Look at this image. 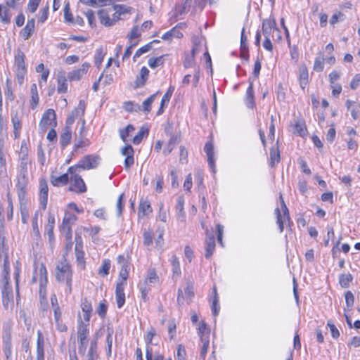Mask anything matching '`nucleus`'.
<instances>
[{"label": "nucleus", "mask_w": 360, "mask_h": 360, "mask_svg": "<svg viewBox=\"0 0 360 360\" xmlns=\"http://www.w3.org/2000/svg\"><path fill=\"white\" fill-rule=\"evenodd\" d=\"M56 278L58 282L66 285L65 293L70 295L72 291V270L65 256L56 265Z\"/></svg>", "instance_id": "1"}, {"label": "nucleus", "mask_w": 360, "mask_h": 360, "mask_svg": "<svg viewBox=\"0 0 360 360\" xmlns=\"http://www.w3.org/2000/svg\"><path fill=\"white\" fill-rule=\"evenodd\" d=\"M47 270L46 266L43 263L34 262V275L32 277V281L39 283V294L41 300L46 299V286L48 283L47 278Z\"/></svg>", "instance_id": "2"}, {"label": "nucleus", "mask_w": 360, "mask_h": 360, "mask_svg": "<svg viewBox=\"0 0 360 360\" xmlns=\"http://www.w3.org/2000/svg\"><path fill=\"white\" fill-rule=\"evenodd\" d=\"M101 159V158L98 155H87L82 158L77 165L70 167L68 168V172L73 174L77 172L78 168H81L84 170L95 169L100 164Z\"/></svg>", "instance_id": "3"}, {"label": "nucleus", "mask_w": 360, "mask_h": 360, "mask_svg": "<svg viewBox=\"0 0 360 360\" xmlns=\"http://www.w3.org/2000/svg\"><path fill=\"white\" fill-rule=\"evenodd\" d=\"M25 55L20 49H17L14 55V65L15 68L16 77L20 84L24 81L25 76L27 73V66L25 65Z\"/></svg>", "instance_id": "4"}, {"label": "nucleus", "mask_w": 360, "mask_h": 360, "mask_svg": "<svg viewBox=\"0 0 360 360\" xmlns=\"http://www.w3.org/2000/svg\"><path fill=\"white\" fill-rule=\"evenodd\" d=\"M89 330L88 325L84 324L82 321L79 322L77 330V336L79 340L78 350L79 353L84 356L86 353V350L88 345V336Z\"/></svg>", "instance_id": "5"}, {"label": "nucleus", "mask_w": 360, "mask_h": 360, "mask_svg": "<svg viewBox=\"0 0 360 360\" xmlns=\"http://www.w3.org/2000/svg\"><path fill=\"white\" fill-rule=\"evenodd\" d=\"M280 198L281 200V210L278 207L276 208L275 214L276 215V223L278 226L279 231L282 233L284 229V224L290 221V216L288 209L282 196H281Z\"/></svg>", "instance_id": "6"}, {"label": "nucleus", "mask_w": 360, "mask_h": 360, "mask_svg": "<svg viewBox=\"0 0 360 360\" xmlns=\"http://www.w3.org/2000/svg\"><path fill=\"white\" fill-rule=\"evenodd\" d=\"M77 219V217L75 214L71 213L69 210L65 211L61 225V231L65 234L66 238H72V226Z\"/></svg>", "instance_id": "7"}, {"label": "nucleus", "mask_w": 360, "mask_h": 360, "mask_svg": "<svg viewBox=\"0 0 360 360\" xmlns=\"http://www.w3.org/2000/svg\"><path fill=\"white\" fill-rule=\"evenodd\" d=\"M56 115L53 109L46 110L41 117V120L39 122V127L42 131H45L49 127H56Z\"/></svg>", "instance_id": "8"}, {"label": "nucleus", "mask_w": 360, "mask_h": 360, "mask_svg": "<svg viewBox=\"0 0 360 360\" xmlns=\"http://www.w3.org/2000/svg\"><path fill=\"white\" fill-rule=\"evenodd\" d=\"M75 252L78 266L82 269H84L86 262L83 250V241L82 237L79 235L75 236Z\"/></svg>", "instance_id": "9"}, {"label": "nucleus", "mask_w": 360, "mask_h": 360, "mask_svg": "<svg viewBox=\"0 0 360 360\" xmlns=\"http://www.w3.org/2000/svg\"><path fill=\"white\" fill-rule=\"evenodd\" d=\"M278 32L276 22L274 19H264L262 22V34L265 39L274 40V34Z\"/></svg>", "instance_id": "10"}, {"label": "nucleus", "mask_w": 360, "mask_h": 360, "mask_svg": "<svg viewBox=\"0 0 360 360\" xmlns=\"http://www.w3.org/2000/svg\"><path fill=\"white\" fill-rule=\"evenodd\" d=\"M8 276L4 278L5 283L1 289L2 303L4 307L8 308L13 302V294L11 285L8 283Z\"/></svg>", "instance_id": "11"}, {"label": "nucleus", "mask_w": 360, "mask_h": 360, "mask_svg": "<svg viewBox=\"0 0 360 360\" xmlns=\"http://www.w3.org/2000/svg\"><path fill=\"white\" fill-rule=\"evenodd\" d=\"M90 68V64L88 62H84L82 65L72 70L68 73V79L69 81H79L87 73Z\"/></svg>", "instance_id": "12"}, {"label": "nucleus", "mask_w": 360, "mask_h": 360, "mask_svg": "<svg viewBox=\"0 0 360 360\" xmlns=\"http://www.w3.org/2000/svg\"><path fill=\"white\" fill-rule=\"evenodd\" d=\"M72 181V184L70 186V190L74 191L77 193H84L86 191V186L85 185L84 181H83L81 176L77 174V172L71 174L70 179Z\"/></svg>", "instance_id": "13"}, {"label": "nucleus", "mask_w": 360, "mask_h": 360, "mask_svg": "<svg viewBox=\"0 0 360 360\" xmlns=\"http://www.w3.org/2000/svg\"><path fill=\"white\" fill-rule=\"evenodd\" d=\"M156 335L155 329L153 327H150V329L147 331L144 340L146 342V360H152V357L153 356V349L151 347L152 341L153 338Z\"/></svg>", "instance_id": "14"}, {"label": "nucleus", "mask_w": 360, "mask_h": 360, "mask_svg": "<svg viewBox=\"0 0 360 360\" xmlns=\"http://www.w3.org/2000/svg\"><path fill=\"white\" fill-rule=\"evenodd\" d=\"M28 152H29V148H28L27 143L25 140H22L21 142L20 150L19 153L20 164H19L18 168L22 169V167H23V169L24 168L27 169Z\"/></svg>", "instance_id": "15"}, {"label": "nucleus", "mask_w": 360, "mask_h": 360, "mask_svg": "<svg viewBox=\"0 0 360 360\" xmlns=\"http://www.w3.org/2000/svg\"><path fill=\"white\" fill-rule=\"evenodd\" d=\"M121 153L126 157L124 160V167L126 169H128L134 163V149L131 145L127 144L121 150Z\"/></svg>", "instance_id": "16"}, {"label": "nucleus", "mask_w": 360, "mask_h": 360, "mask_svg": "<svg viewBox=\"0 0 360 360\" xmlns=\"http://www.w3.org/2000/svg\"><path fill=\"white\" fill-rule=\"evenodd\" d=\"M49 188L45 179L39 181V202L43 210L46 208L48 202Z\"/></svg>", "instance_id": "17"}, {"label": "nucleus", "mask_w": 360, "mask_h": 360, "mask_svg": "<svg viewBox=\"0 0 360 360\" xmlns=\"http://www.w3.org/2000/svg\"><path fill=\"white\" fill-rule=\"evenodd\" d=\"M113 12L112 8H103L98 11L100 22L105 27L112 26L110 14Z\"/></svg>", "instance_id": "18"}, {"label": "nucleus", "mask_w": 360, "mask_h": 360, "mask_svg": "<svg viewBox=\"0 0 360 360\" xmlns=\"http://www.w3.org/2000/svg\"><path fill=\"white\" fill-rule=\"evenodd\" d=\"M205 153L207 156L208 165L213 173L216 172V165L214 159V147L211 142H207L204 147Z\"/></svg>", "instance_id": "19"}, {"label": "nucleus", "mask_w": 360, "mask_h": 360, "mask_svg": "<svg viewBox=\"0 0 360 360\" xmlns=\"http://www.w3.org/2000/svg\"><path fill=\"white\" fill-rule=\"evenodd\" d=\"M84 127H82L79 131L80 136L75 141L73 146V153H77L80 148H86L90 144V141L84 136L83 134Z\"/></svg>", "instance_id": "20"}, {"label": "nucleus", "mask_w": 360, "mask_h": 360, "mask_svg": "<svg viewBox=\"0 0 360 360\" xmlns=\"http://www.w3.org/2000/svg\"><path fill=\"white\" fill-rule=\"evenodd\" d=\"M174 91V86H170L167 92L163 95L160 102V106L157 112L158 116L161 115L164 112L165 108L167 106Z\"/></svg>", "instance_id": "21"}, {"label": "nucleus", "mask_w": 360, "mask_h": 360, "mask_svg": "<svg viewBox=\"0 0 360 360\" xmlns=\"http://www.w3.org/2000/svg\"><path fill=\"white\" fill-rule=\"evenodd\" d=\"M28 184V172L27 168H18L16 188H26Z\"/></svg>", "instance_id": "22"}, {"label": "nucleus", "mask_w": 360, "mask_h": 360, "mask_svg": "<svg viewBox=\"0 0 360 360\" xmlns=\"http://www.w3.org/2000/svg\"><path fill=\"white\" fill-rule=\"evenodd\" d=\"M215 249V239L212 233H207L205 240V257L209 259L212 255Z\"/></svg>", "instance_id": "23"}, {"label": "nucleus", "mask_w": 360, "mask_h": 360, "mask_svg": "<svg viewBox=\"0 0 360 360\" xmlns=\"http://www.w3.org/2000/svg\"><path fill=\"white\" fill-rule=\"evenodd\" d=\"M37 360H45L44 340L40 331L37 333Z\"/></svg>", "instance_id": "24"}, {"label": "nucleus", "mask_w": 360, "mask_h": 360, "mask_svg": "<svg viewBox=\"0 0 360 360\" xmlns=\"http://www.w3.org/2000/svg\"><path fill=\"white\" fill-rule=\"evenodd\" d=\"M298 79L300 86L304 90L309 82L308 70L304 65H302L299 68Z\"/></svg>", "instance_id": "25"}, {"label": "nucleus", "mask_w": 360, "mask_h": 360, "mask_svg": "<svg viewBox=\"0 0 360 360\" xmlns=\"http://www.w3.org/2000/svg\"><path fill=\"white\" fill-rule=\"evenodd\" d=\"M0 262H3L4 274L5 278H6L9 276V262L8 248L6 247L0 248Z\"/></svg>", "instance_id": "26"}, {"label": "nucleus", "mask_w": 360, "mask_h": 360, "mask_svg": "<svg viewBox=\"0 0 360 360\" xmlns=\"http://www.w3.org/2000/svg\"><path fill=\"white\" fill-rule=\"evenodd\" d=\"M72 139V130L70 127L65 126L63 129L62 134L60 136V143L62 149H64L70 143Z\"/></svg>", "instance_id": "27"}, {"label": "nucleus", "mask_w": 360, "mask_h": 360, "mask_svg": "<svg viewBox=\"0 0 360 360\" xmlns=\"http://www.w3.org/2000/svg\"><path fill=\"white\" fill-rule=\"evenodd\" d=\"M81 309L84 313V320L86 322H89L93 311L91 302L86 298L83 299L81 302Z\"/></svg>", "instance_id": "28"}, {"label": "nucleus", "mask_w": 360, "mask_h": 360, "mask_svg": "<svg viewBox=\"0 0 360 360\" xmlns=\"http://www.w3.org/2000/svg\"><path fill=\"white\" fill-rule=\"evenodd\" d=\"M71 174L67 172V173L63 174L59 176H51V182L54 186H62L66 185L69 179H70Z\"/></svg>", "instance_id": "29"}, {"label": "nucleus", "mask_w": 360, "mask_h": 360, "mask_svg": "<svg viewBox=\"0 0 360 360\" xmlns=\"http://www.w3.org/2000/svg\"><path fill=\"white\" fill-rule=\"evenodd\" d=\"M149 70L143 66L141 68L139 75H137L135 80V85L136 87H142L145 85L149 76Z\"/></svg>", "instance_id": "30"}, {"label": "nucleus", "mask_w": 360, "mask_h": 360, "mask_svg": "<svg viewBox=\"0 0 360 360\" xmlns=\"http://www.w3.org/2000/svg\"><path fill=\"white\" fill-rule=\"evenodd\" d=\"M180 136L177 134H172L167 143V146L163 150L165 155H168L172 153L176 146L180 142Z\"/></svg>", "instance_id": "31"}, {"label": "nucleus", "mask_w": 360, "mask_h": 360, "mask_svg": "<svg viewBox=\"0 0 360 360\" xmlns=\"http://www.w3.org/2000/svg\"><path fill=\"white\" fill-rule=\"evenodd\" d=\"M176 212L177 218L180 221H184L186 214L184 212V199L182 196H179L176 199Z\"/></svg>", "instance_id": "32"}, {"label": "nucleus", "mask_w": 360, "mask_h": 360, "mask_svg": "<svg viewBox=\"0 0 360 360\" xmlns=\"http://www.w3.org/2000/svg\"><path fill=\"white\" fill-rule=\"evenodd\" d=\"M240 53L241 57L245 60L248 59V39L245 35V28L243 27L241 31L240 37Z\"/></svg>", "instance_id": "33"}, {"label": "nucleus", "mask_w": 360, "mask_h": 360, "mask_svg": "<svg viewBox=\"0 0 360 360\" xmlns=\"http://www.w3.org/2000/svg\"><path fill=\"white\" fill-rule=\"evenodd\" d=\"M99 357L97 352V340H94L90 343V347L86 354V360H97Z\"/></svg>", "instance_id": "34"}, {"label": "nucleus", "mask_w": 360, "mask_h": 360, "mask_svg": "<svg viewBox=\"0 0 360 360\" xmlns=\"http://www.w3.org/2000/svg\"><path fill=\"white\" fill-rule=\"evenodd\" d=\"M34 19L29 20L21 32L22 38L26 40L28 39L34 32Z\"/></svg>", "instance_id": "35"}, {"label": "nucleus", "mask_w": 360, "mask_h": 360, "mask_svg": "<svg viewBox=\"0 0 360 360\" xmlns=\"http://www.w3.org/2000/svg\"><path fill=\"white\" fill-rule=\"evenodd\" d=\"M11 122L13 127L14 138L18 139L20 136V131L21 129V122L17 112L12 113Z\"/></svg>", "instance_id": "36"}, {"label": "nucleus", "mask_w": 360, "mask_h": 360, "mask_svg": "<svg viewBox=\"0 0 360 360\" xmlns=\"http://www.w3.org/2000/svg\"><path fill=\"white\" fill-rule=\"evenodd\" d=\"M245 103L248 108H253V107L255 106L252 82H250L249 86L246 90Z\"/></svg>", "instance_id": "37"}, {"label": "nucleus", "mask_w": 360, "mask_h": 360, "mask_svg": "<svg viewBox=\"0 0 360 360\" xmlns=\"http://www.w3.org/2000/svg\"><path fill=\"white\" fill-rule=\"evenodd\" d=\"M212 313L214 316H217L220 311V306L219 304V297L217 294V288L214 286L213 288V297L212 300V305H211Z\"/></svg>", "instance_id": "38"}, {"label": "nucleus", "mask_w": 360, "mask_h": 360, "mask_svg": "<svg viewBox=\"0 0 360 360\" xmlns=\"http://www.w3.org/2000/svg\"><path fill=\"white\" fill-rule=\"evenodd\" d=\"M182 37L183 33L180 30H177L176 27H173L162 36V39L165 41H170L172 38L181 39Z\"/></svg>", "instance_id": "39"}, {"label": "nucleus", "mask_w": 360, "mask_h": 360, "mask_svg": "<svg viewBox=\"0 0 360 360\" xmlns=\"http://www.w3.org/2000/svg\"><path fill=\"white\" fill-rule=\"evenodd\" d=\"M30 105L32 109L35 108L39 103V97L38 95L37 86L36 84H32L30 87Z\"/></svg>", "instance_id": "40"}, {"label": "nucleus", "mask_w": 360, "mask_h": 360, "mask_svg": "<svg viewBox=\"0 0 360 360\" xmlns=\"http://www.w3.org/2000/svg\"><path fill=\"white\" fill-rule=\"evenodd\" d=\"M195 180L198 186V191L199 192L200 195H201L205 189V186L203 184V173L201 170L198 169L195 172Z\"/></svg>", "instance_id": "41"}, {"label": "nucleus", "mask_w": 360, "mask_h": 360, "mask_svg": "<svg viewBox=\"0 0 360 360\" xmlns=\"http://www.w3.org/2000/svg\"><path fill=\"white\" fill-rule=\"evenodd\" d=\"M158 94H160V91H158L156 93L152 94L146 100H144L142 103V108L141 110L143 112H149L151 110L152 103L154 102Z\"/></svg>", "instance_id": "42"}, {"label": "nucleus", "mask_w": 360, "mask_h": 360, "mask_svg": "<svg viewBox=\"0 0 360 360\" xmlns=\"http://www.w3.org/2000/svg\"><path fill=\"white\" fill-rule=\"evenodd\" d=\"M11 13L10 9L4 5H0V20L4 23H8L11 20Z\"/></svg>", "instance_id": "43"}, {"label": "nucleus", "mask_w": 360, "mask_h": 360, "mask_svg": "<svg viewBox=\"0 0 360 360\" xmlns=\"http://www.w3.org/2000/svg\"><path fill=\"white\" fill-rule=\"evenodd\" d=\"M170 262L172 267L173 276L179 277L181 273L179 258L174 255L171 257Z\"/></svg>", "instance_id": "44"}, {"label": "nucleus", "mask_w": 360, "mask_h": 360, "mask_svg": "<svg viewBox=\"0 0 360 360\" xmlns=\"http://www.w3.org/2000/svg\"><path fill=\"white\" fill-rule=\"evenodd\" d=\"M6 131L7 123L6 121L4 120L2 112H0V146H2V143H4V139L6 136Z\"/></svg>", "instance_id": "45"}, {"label": "nucleus", "mask_w": 360, "mask_h": 360, "mask_svg": "<svg viewBox=\"0 0 360 360\" xmlns=\"http://www.w3.org/2000/svg\"><path fill=\"white\" fill-rule=\"evenodd\" d=\"M210 330L207 328L206 323L203 321L200 322L198 328V335L200 337V339L202 340L203 338H206L207 336L210 339Z\"/></svg>", "instance_id": "46"}, {"label": "nucleus", "mask_w": 360, "mask_h": 360, "mask_svg": "<svg viewBox=\"0 0 360 360\" xmlns=\"http://www.w3.org/2000/svg\"><path fill=\"white\" fill-rule=\"evenodd\" d=\"M158 42V40H153V41L144 45L139 48L133 56L134 61H136V58L142 56L143 53L148 52L152 48V44Z\"/></svg>", "instance_id": "47"}, {"label": "nucleus", "mask_w": 360, "mask_h": 360, "mask_svg": "<svg viewBox=\"0 0 360 360\" xmlns=\"http://www.w3.org/2000/svg\"><path fill=\"white\" fill-rule=\"evenodd\" d=\"M86 108V103L84 100H80L78 105L71 112L72 115L77 117H81L84 115Z\"/></svg>", "instance_id": "48"}, {"label": "nucleus", "mask_w": 360, "mask_h": 360, "mask_svg": "<svg viewBox=\"0 0 360 360\" xmlns=\"http://www.w3.org/2000/svg\"><path fill=\"white\" fill-rule=\"evenodd\" d=\"M68 77H65V76H61L58 77L57 91L59 94H64L68 91Z\"/></svg>", "instance_id": "49"}, {"label": "nucleus", "mask_w": 360, "mask_h": 360, "mask_svg": "<svg viewBox=\"0 0 360 360\" xmlns=\"http://www.w3.org/2000/svg\"><path fill=\"white\" fill-rule=\"evenodd\" d=\"M129 269L130 265L128 264V262H124L122 265V268L119 274V281L127 282L129 276Z\"/></svg>", "instance_id": "50"}, {"label": "nucleus", "mask_w": 360, "mask_h": 360, "mask_svg": "<svg viewBox=\"0 0 360 360\" xmlns=\"http://www.w3.org/2000/svg\"><path fill=\"white\" fill-rule=\"evenodd\" d=\"M307 128L304 122L297 121L295 124V132L301 137H304L307 135Z\"/></svg>", "instance_id": "51"}, {"label": "nucleus", "mask_w": 360, "mask_h": 360, "mask_svg": "<svg viewBox=\"0 0 360 360\" xmlns=\"http://www.w3.org/2000/svg\"><path fill=\"white\" fill-rule=\"evenodd\" d=\"M159 281V278L153 269L148 271L147 277L143 283L148 285V283H156Z\"/></svg>", "instance_id": "52"}, {"label": "nucleus", "mask_w": 360, "mask_h": 360, "mask_svg": "<svg viewBox=\"0 0 360 360\" xmlns=\"http://www.w3.org/2000/svg\"><path fill=\"white\" fill-rule=\"evenodd\" d=\"M111 263L110 260L105 259L103 261V264L98 269V274L102 277H105L109 274Z\"/></svg>", "instance_id": "53"}, {"label": "nucleus", "mask_w": 360, "mask_h": 360, "mask_svg": "<svg viewBox=\"0 0 360 360\" xmlns=\"http://www.w3.org/2000/svg\"><path fill=\"white\" fill-rule=\"evenodd\" d=\"M324 57L322 54H319L316 57L313 69L316 72H322L324 68Z\"/></svg>", "instance_id": "54"}, {"label": "nucleus", "mask_w": 360, "mask_h": 360, "mask_svg": "<svg viewBox=\"0 0 360 360\" xmlns=\"http://www.w3.org/2000/svg\"><path fill=\"white\" fill-rule=\"evenodd\" d=\"M105 56V52L104 51L102 47L97 49L96 50L95 56H94V62L95 65L97 68H99L101 65L103 58Z\"/></svg>", "instance_id": "55"}, {"label": "nucleus", "mask_w": 360, "mask_h": 360, "mask_svg": "<svg viewBox=\"0 0 360 360\" xmlns=\"http://www.w3.org/2000/svg\"><path fill=\"white\" fill-rule=\"evenodd\" d=\"M108 311V304L105 300H103L100 302L97 309L96 313L101 318L103 319L105 317Z\"/></svg>", "instance_id": "56"}, {"label": "nucleus", "mask_w": 360, "mask_h": 360, "mask_svg": "<svg viewBox=\"0 0 360 360\" xmlns=\"http://www.w3.org/2000/svg\"><path fill=\"white\" fill-rule=\"evenodd\" d=\"M280 161V153L278 148H271L270 150V165L274 167L276 163Z\"/></svg>", "instance_id": "57"}, {"label": "nucleus", "mask_w": 360, "mask_h": 360, "mask_svg": "<svg viewBox=\"0 0 360 360\" xmlns=\"http://www.w3.org/2000/svg\"><path fill=\"white\" fill-rule=\"evenodd\" d=\"M4 352L7 360H8L12 354V343L11 338H7L4 341Z\"/></svg>", "instance_id": "58"}, {"label": "nucleus", "mask_w": 360, "mask_h": 360, "mask_svg": "<svg viewBox=\"0 0 360 360\" xmlns=\"http://www.w3.org/2000/svg\"><path fill=\"white\" fill-rule=\"evenodd\" d=\"M353 277L350 274H343L340 276L339 283L342 288H348Z\"/></svg>", "instance_id": "59"}, {"label": "nucleus", "mask_w": 360, "mask_h": 360, "mask_svg": "<svg viewBox=\"0 0 360 360\" xmlns=\"http://www.w3.org/2000/svg\"><path fill=\"white\" fill-rule=\"evenodd\" d=\"M124 194L122 193L118 197L117 204H116V212L117 216L120 217L122 214V211L124 207Z\"/></svg>", "instance_id": "60"}, {"label": "nucleus", "mask_w": 360, "mask_h": 360, "mask_svg": "<svg viewBox=\"0 0 360 360\" xmlns=\"http://www.w3.org/2000/svg\"><path fill=\"white\" fill-rule=\"evenodd\" d=\"M163 57L164 56H161L157 58H149L148 64L150 66V68L154 69L158 66L162 65L164 63Z\"/></svg>", "instance_id": "61"}, {"label": "nucleus", "mask_w": 360, "mask_h": 360, "mask_svg": "<svg viewBox=\"0 0 360 360\" xmlns=\"http://www.w3.org/2000/svg\"><path fill=\"white\" fill-rule=\"evenodd\" d=\"M191 0H186L181 5L176 6V11L178 15L186 13L191 7Z\"/></svg>", "instance_id": "62"}, {"label": "nucleus", "mask_w": 360, "mask_h": 360, "mask_svg": "<svg viewBox=\"0 0 360 360\" xmlns=\"http://www.w3.org/2000/svg\"><path fill=\"white\" fill-rule=\"evenodd\" d=\"M135 128L131 124H128L124 129H120V135L121 139L124 141H127V138L129 136V134L134 131Z\"/></svg>", "instance_id": "63"}, {"label": "nucleus", "mask_w": 360, "mask_h": 360, "mask_svg": "<svg viewBox=\"0 0 360 360\" xmlns=\"http://www.w3.org/2000/svg\"><path fill=\"white\" fill-rule=\"evenodd\" d=\"M4 95L6 98L10 101H13L15 99V96L8 79H6V87L4 90Z\"/></svg>", "instance_id": "64"}]
</instances>
